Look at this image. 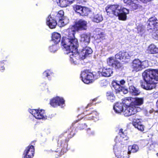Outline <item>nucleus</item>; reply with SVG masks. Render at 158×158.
Returning a JSON list of instances; mask_svg holds the SVG:
<instances>
[{"mask_svg": "<svg viewBox=\"0 0 158 158\" xmlns=\"http://www.w3.org/2000/svg\"><path fill=\"white\" fill-rule=\"evenodd\" d=\"M70 42L64 45L61 44L65 49V53L69 55L70 58V61L72 63L76 64L78 63L80 59L83 60L88 55L91 54L92 52V49L88 47L84 48L79 53L77 52V48L78 46V41L76 47H75L72 43Z\"/></svg>", "mask_w": 158, "mask_h": 158, "instance_id": "f257e3e1", "label": "nucleus"}, {"mask_svg": "<svg viewBox=\"0 0 158 158\" xmlns=\"http://www.w3.org/2000/svg\"><path fill=\"white\" fill-rule=\"evenodd\" d=\"M87 22L84 20L80 19L76 24L67 30L68 37H63L62 40L61 44L64 45L70 42L73 44L75 47L77 45V39L75 38L74 34L76 31L86 30L87 29Z\"/></svg>", "mask_w": 158, "mask_h": 158, "instance_id": "f03ea898", "label": "nucleus"}, {"mask_svg": "<svg viewBox=\"0 0 158 158\" xmlns=\"http://www.w3.org/2000/svg\"><path fill=\"white\" fill-rule=\"evenodd\" d=\"M142 76L146 82L144 88L147 90H151L156 87V82L158 81V70L149 69L145 71Z\"/></svg>", "mask_w": 158, "mask_h": 158, "instance_id": "7ed1b4c3", "label": "nucleus"}, {"mask_svg": "<svg viewBox=\"0 0 158 158\" xmlns=\"http://www.w3.org/2000/svg\"><path fill=\"white\" fill-rule=\"evenodd\" d=\"M105 9L108 15L112 17L113 15L118 16V19L122 20H126V15L129 13L128 9L117 5H108Z\"/></svg>", "mask_w": 158, "mask_h": 158, "instance_id": "20e7f679", "label": "nucleus"}, {"mask_svg": "<svg viewBox=\"0 0 158 158\" xmlns=\"http://www.w3.org/2000/svg\"><path fill=\"white\" fill-rule=\"evenodd\" d=\"M115 58L125 60L124 52H119L115 55V58L114 57H110L107 59V62L109 65L115 69L120 68L121 67L122 64L119 61L116 60Z\"/></svg>", "mask_w": 158, "mask_h": 158, "instance_id": "39448f33", "label": "nucleus"}, {"mask_svg": "<svg viewBox=\"0 0 158 158\" xmlns=\"http://www.w3.org/2000/svg\"><path fill=\"white\" fill-rule=\"evenodd\" d=\"M122 143L116 144L114 147V150L115 156L118 158H124L127 154L126 151V147L124 145L121 146Z\"/></svg>", "mask_w": 158, "mask_h": 158, "instance_id": "423d86ee", "label": "nucleus"}, {"mask_svg": "<svg viewBox=\"0 0 158 158\" xmlns=\"http://www.w3.org/2000/svg\"><path fill=\"white\" fill-rule=\"evenodd\" d=\"M148 61H145L141 62L139 59L134 60L132 62L131 68L132 71L137 72L142 70L143 69L146 67V65Z\"/></svg>", "mask_w": 158, "mask_h": 158, "instance_id": "0eeeda50", "label": "nucleus"}, {"mask_svg": "<svg viewBox=\"0 0 158 158\" xmlns=\"http://www.w3.org/2000/svg\"><path fill=\"white\" fill-rule=\"evenodd\" d=\"M81 77L82 81L86 84H88L93 81L94 77L93 74L86 70L82 72Z\"/></svg>", "mask_w": 158, "mask_h": 158, "instance_id": "6e6552de", "label": "nucleus"}, {"mask_svg": "<svg viewBox=\"0 0 158 158\" xmlns=\"http://www.w3.org/2000/svg\"><path fill=\"white\" fill-rule=\"evenodd\" d=\"M64 11L60 10L56 16V19L58 21V25L60 27L64 26L68 23V20L64 17Z\"/></svg>", "mask_w": 158, "mask_h": 158, "instance_id": "1a4fd4ad", "label": "nucleus"}, {"mask_svg": "<svg viewBox=\"0 0 158 158\" xmlns=\"http://www.w3.org/2000/svg\"><path fill=\"white\" fill-rule=\"evenodd\" d=\"M29 112L36 119H38L46 118L44 110L42 109H32L29 110Z\"/></svg>", "mask_w": 158, "mask_h": 158, "instance_id": "9d476101", "label": "nucleus"}, {"mask_svg": "<svg viewBox=\"0 0 158 158\" xmlns=\"http://www.w3.org/2000/svg\"><path fill=\"white\" fill-rule=\"evenodd\" d=\"M123 111V114L125 116H129L135 114L136 113L138 108L133 104L125 107Z\"/></svg>", "mask_w": 158, "mask_h": 158, "instance_id": "9b49d317", "label": "nucleus"}, {"mask_svg": "<svg viewBox=\"0 0 158 158\" xmlns=\"http://www.w3.org/2000/svg\"><path fill=\"white\" fill-rule=\"evenodd\" d=\"M124 2L128 5L130 8L133 10L141 7L138 0H124Z\"/></svg>", "mask_w": 158, "mask_h": 158, "instance_id": "f8f14e48", "label": "nucleus"}, {"mask_svg": "<svg viewBox=\"0 0 158 158\" xmlns=\"http://www.w3.org/2000/svg\"><path fill=\"white\" fill-rule=\"evenodd\" d=\"M148 30L155 29L158 27V20L155 17L150 18L147 22Z\"/></svg>", "mask_w": 158, "mask_h": 158, "instance_id": "ddd939ff", "label": "nucleus"}, {"mask_svg": "<svg viewBox=\"0 0 158 158\" xmlns=\"http://www.w3.org/2000/svg\"><path fill=\"white\" fill-rule=\"evenodd\" d=\"M34 149L33 146H29L24 151L23 158H32L34 156Z\"/></svg>", "mask_w": 158, "mask_h": 158, "instance_id": "4468645a", "label": "nucleus"}, {"mask_svg": "<svg viewBox=\"0 0 158 158\" xmlns=\"http://www.w3.org/2000/svg\"><path fill=\"white\" fill-rule=\"evenodd\" d=\"M98 113L95 110L91 111L86 115V118L89 120H97L98 117Z\"/></svg>", "mask_w": 158, "mask_h": 158, "instance_id": "2eb2a0df", "label": "nucleus"}, {"mask_svg": "<svg viewBox=\"0 0 158 158\" xmlns=\"http://www.w3.org/2000/svg\"><path fill=\"white\" fill-rule=\"evenodd\" d=\"M47 24L51 29L55 28L57 24L56 21L53 19L50 16H49L47 19Z\"/></svg>", "mask_w": 158, "mask_h": 158, "instance_id": "dca6fc26", "label": "nucleus"}, {"mask_svg": "<svg viewBox=\"0 0 158 158\" xmlns=\"http://www.w3.org/2000/svg\"><path fill=\"white\" fill-rule=\"evenodd\" d=\"M81 41L85 45H88L90 40V35L88 34H83L81 35Z\"/></svg>", "mask_w": 158, "mask_h": 158, "instance_id": "f3484780", "label": "nucleus"}, {"mask_svg": "<svg viewBox=\"0 0 158 158\" xmlns=\"http://www.w3.org/2000/svg\"><path fill=\"white\" fill-rule=\"evenodd\" d=\"M132 124L134 127L137 128L139 130L143 131H144V126L142 124L139 119H134Z\"/></svg>", "mask_w": 158, "mask_h": 158, "instance_id": "a211bd4d", "label": "nucleus"}, {"mask_svg": "<svg viewBox=\"0 0 158 158\" xmlns=\"http://www.w3.org/2000/svg\"><path fill=\"white\" fill-rule=\"evenodd\" d=\"M113 108L115 112L117 113H119L124 110L123 104L120 102L116 103L114 106Z\"/></svg>", "mask_w": 158, "mask_h": 158, "instance_id": "6ab92c4d", "label": "nucleus"}, {"mask_svg": "<svg viewBox=\"0 0 158 158\" xmlns=\"http://www.w3.org/2000/svg\"><path fill=\"white\" fill-rule=\"evenodd\" d=\"M92 19L93 22L99 23L103 20V17L102 15L100 13H94V14Z\"/></svg>", "mask_w": 158, "mask_h": 158, "instance_id": "aec40b11", "label": "nucleus"}, {"mask_svg": "<svg viewBox=\"0 0 158 158\" xmlns=\"http://www.w3.org/2000/svg\"><path fill=\"white\" fill-rule=\"evenodd\" d=\"M128 139L127 136H125L124 137L123 136H121L120 135L117 136L115 139V141L116 143V144L118 143H122L121 146L124 145V143H125V141H127Z\"/></svg>", "mask_w": 158, "mask_h": 158, "instance_id": "412c9836", "label": "nucleus"}, {"mask_svg": "<svg viewBox=\"0 0 158 158\" xmlns=\"http://www.w3.org/2000/svg\"><path fill=\"white\" fill-rule=\"evenodd\" d=\"M112 69L110 68H104L102 70L101 74L102 76L105 77H109L113 74Z\"/></svg>", "mask_w": 158, "mask_h": 158, "instance_id": "4be33fe9", "label": "nucleus"}, {"mask_svg": "<svg viewBox=\"0 0 158 158\" xmlns=\"http://www.w3.org/2000/svg\"><path fill=\"white\" fill-rule=\"evenodd\" d=\"M147 51L150 54L158 53V48H157L154 44H152L148 47Z\"/></svg>", "mask_w": 158, "mask_h": 158, "instance_id": "5701e85b", "label": "nucleus"}, {"mask_svg": "<svg viewBox=\"0 0 158 158\" xmlns=\"http://www.w3.org/2000/svg\"><path fill=\"white\" fill-rule=\"evenodd\" d=\"M60 40V35L57 32H54L52 35V41L55 44L58 43Z\"/></svg>", "mask_w": 158, "mask_h": 158, "instance_id": "b1692460", "label": "nucleus"}, {"mask_svg": "<svg viewBox=\"0 0 158 158\" xmlns=\"http://www.w3.org/2000/svg\"><path fill=\"white\" fill-rule=\"evenodd\" d=\"M132 100L133 102V105L136 106L142 104L143 102V99L142 98H133Z\"/></svg>", "mask_w": 158, "mask_h": 158, "instance_id": "393cba45", "label": "nucleus"}, {"mask_svg": "<svg viewBox=\"0 0 158 158\" xmlns=\"http://www.w3.org/2000/svg\"><path fill=\"white\" fill-rule=\"evenodd\" d=\"M139 150L138 146L136 144H134L132 146H130L128 148V152H127V154H130L131 152L133 153L137 152Z\"/></svg>", "mask_w": 158, "mask_h": 158, "instance_id": "a878e982", "label": "nucleus"}, {"mask_svg": "<svg viewBox=\"0 0 158 158\" xmlns=\"http://www.w3.org/2000/svg\"><path fill=\"white\" fill-rule=\"evenodd\" d=\"M132 99L133 98L131 97H127L124 98L123 100L122 103L123 105L125 104L126 105V107L129 105H131V104L133 105V101H132Z\"/></svg>", "mask_w": 158, "mask_h": 158, "instance_id": "bb28decb", "label": "nucleus"}, {"mask_svg": "<svg viewBox=\"0 0 158 158\" xmlns=\"http://www.w3.org/2000/svg\"><path fill=\"white\" fill-rule=\"evenodd\" d=\"M60 100L59 97L53 98L51 100L50 104L54 107H56L59 106V103L58 102V101Z\"/></svg>", "mask_w": 158, "mask_h": 158, "instance_id": "cd10ccee", "label": "nucleus"}, {"mask_svg": "<svg viewBox=\"0 0 158 158\" xmlns=\"http://www.w3.org/2000/svg\"><path fill=\"white\" fill-rule=\"evenodd\" d=\"M129 90V92L134 95H136L139 93V92L138 89L132 85H130Z\"/></svg>", "mask_w": 158, "mask_h": 158, "instance_id": "c85d7f7f", "label": "nucleus"}, {"mask_svg": "<svg viewBox=\"0 0 158 158\" xmlns=\"http://www.w3.org/2000/svg\"><path fill=\"white\" fill-rule=\"evenodd\" d=\"M145 27L142 24H140L137 26V30L138 33L142 35L145 32Z\"/></svg>", "mask_w": 158, "mask_h": 158, "instance_id": "c756f323", "label": "nucleus"}, {"mask_svg": "<svg viewBox=\"0 0 158 158\" xmlns=\"http://www.w3.org/2000/svg\"><path fill=\"white\" fill-rule=\"evenodd\" d=\"M106 96L107 99L110 102H113L115 100V97L112 92H107L106 93Z\"/></svg>", "mask_w": 158, "mask_h": 158, "instance_id": "7c9ffc66", "label": "nucleus"}, {"mask_svg": "<svg viewBox=\"0 0 158 158\" xmlns=\"http://www.w3.org/2000/svg\"><path fill=\"white\" fill-rule=\"evenodd\" d=\"M112 85L113 87L115 89L117 92H121L122 87L120 86L119 84L117 83L116 82H112Z\"/></svg>", "mask_w": 158, "mask_h": 158, "instance_id": "2f4dec72", "label": "nucleus"}, {"mask_svg": "<svg viewBox=\"0 0 158 158\" xmlns=\"http://www.w3.org/2000/svg\"><path fill=\"white\" fill-rule=\"evenodd\" d=\"M89 9L85 7H82L81 13L80 15H82L86 16L88 15L90 12Z\"/></svg>", "mask_w": 158, "mask_h": 158, "instance_id": "473e14b6", "label": "nucleus"}, {"mask_svg": "<svg viewBox=\"0 0 158 158\" xmlns=\"http://www.w3.org/2000/svg\"><path fill=\"white\" fill-rule=\"evenodd\" d=\"M58 4L61 7H66L68 6L66 0H59Z\"/></svg>", "mask_w": 158, "mask_h": 158, "instance_id": "72a5a7b5", "label": "nucleus"}, {"mask_svg": "<svg viewBox=\"0 0 158 158\" xmlns=\"http://www.w3.org/2000/svg\"><path fill=\"white\" fill-rule=\"evenodd\" d=\"M82 6L77 5H75L73 6V9L77 13L81 14V13L82 9Z\"/></svg>", "mask_w": 158, "mask_h": 158, "instance_id": "f704fd0d", "label": "nucleus"}, {"mask_svg": "<svg viewBox=\"0 0 158 158\" xmlns=\"http://www.w3.org/2000/svg\"><path fill=\"white\" fill-rule=\"evenodd\" d=\"M135 55L132 52H124V57L125 60L126 59H129L130 57Z\"/></svg>", "mask_w": 158, "mask_h": 158, "instance_id": "c9c22d12", "label": "nucleus"}, {"mask_svg": "<svg viewBox=\"0 0 158 158\" xmlns=\"http://www.w3.org/2000/svg\"><path fill=\"white\" fill-rule=\"evenodd\" d=\"M49 49L51 52H55L57 50L58 47L57 45H54L50 46Z\"/></svg>", "mask_w": 158, "mask_h": 158, "instance_id": "e433bc0d", "label": "nucleus"}, {"mask_svg": "<svg viewBox=\"0 0 158 158\" xmlns=\"http://www.w3.org/2000/svg\"><path fill=\"white\" fill-rule=\"evenodd\" d=\"M59 99L60 100L58 101L59 103V106H61L62 107H63L64 104V101L62 98L59 97Z\"/></svg>", "mask_w": 158, "mask_h": 158, "instance_id": "4c0bfd02", "label": "nucleus"}, {"mask_svg": "<svg viewBox=\"0 0 158 158\" xmlns=\"http://www.w3.org/2000/svg\"><path fill=\"white\" fill-rule=\"evenodd\" d=\"M127 80L128 84L130 85H132V84L134 81V78L132 77H127Z\"/></svg>", "mask_w": 158, "mask_h": 158, "instance_id": "58836bf2", "label": "nucleus"}, {"mask_svg": "<svg viewBox=\"0 0 158 158\" xmlns=\"http://www.w3.org/2000/svg\"><path fill=\"white\" fill-rule=\"evenodd\" d=\"M152 37L154 39L158 40V29L156 30L155 32L153 33Z\"/></svg>", "mask_w": 158, "mask_h": 158, "instance_id": "ea45409f", "label": "nucleus"}, {"mask_svg": "<svg viewBox=\"0 0 158 158\" xmlns=\"http://www.w3.org/2000/svg\"><path fill=\"white\" fill-rule=\"evenodd\" d=\"M119 135L121 136H123L124 137L125 136H127L126 134V133L125 132L123 131V129H120L119 131Z\"/></svg>", "mask_w": 158, "mask_h": 158, "instance_id": "a19ab883", "label": "nucleus"}, {"mask_svg": "<svg viewBox=\"0 0 158 158\" xmlns=\"http://www.w3.org/2000/svg\"><path fill=\"white\" fill-rule=\"evenodd\" d=\"M51 73V71L48 70H46L43 73V75L44 76L48 77L50 75V74Z\"/></svg>", "mask_w": 158, "mask_h": 158, "instance_id": "79ce46f5", "label": "nucleus"}, {"mask_svg": "<svg viewBox=\"0 0 158 158\" xmlns=\"http://www.w3.org/2000/svg\"><path fill=\"white\" fill-rule=\"evenodd\" d=\"M4 69V63L2 61H0V70L3 72Z\"/></svg>", "mask_w": 158, "mask_h": 158, "instance_id": "37998d69", "label": "nucleus"}, {"mask_svg": "<svg viewBox=\"0 0 158 158\" xmlns=\"http://www.w3.org/2000/svg\"><path fill=\"white\" fill-rule=\"evenodd\" d=\"M121 92H122L124 94H126L128 92V90L127 89L124 88V87H122Z\"/></svg>", "mask_w": 158, "mask_h": 158, "instance_id": "c03bdc74", "label": "nucleus"}, {"mask_svg": "<svg viewBox=\"0 0 158 158\" xmlns=\"http://www.w3.org/2000/svg\"><path fill=\"white\" fill-rule=\"evenodd\" d=\"M74 0H66L68 6L73 3L74 2Z\"/></svg>", "mask_w": 158, "mask_h": 158, "instance_id": "a18cd8bd", "label": "nucleus"}, {"mask_svg": "<svg viewBox=\"0 0 158 158\" xmlns=\"http://www.w3.org/2000/svg\"><path fill=\"white\" fill-rule=\"evenodd\" d=\"M141 2L144 3H147L148 2H149L152 0H140Z\"/></svg>", "mask_w": 158, "mask_h": 158, "instance_id": "49530a36", "label": "nucleus"}, {"mask_svg": "<svg viewBox=\"0 0 158 158\" xmlns=\"http://www.w3.org/2000/svg\"><path fill=\"white\" fill-rule=\"evenodd\" d=\"M120 83L121 85H123L125 83V81L124 80H122L120 81Z\"/></svg>", "mask_w": 158, "mask_h": 158, "instance_id": "de8ad7c7", "label": "nucleus"}, {"mask_svg": "<svg viewBox=\"0 0 158 158\" xmlns=\"http://www.w3.org/2000/svg\"><path fill=\"white\" fill-rule=\"evenodd\" d=\"M88 130H90V129H88V130H87V132L89 134H92V135H93L94 134V131H92V132H91V133H89V132L88 131Z\"/></svg>", "mask_w": 158, "mask_h": 158, "instance_id": "09e8293b", "label": "nucleus"}, {"mask_svg": "<svg viewBox=\"0 0 158 158\" xmlns=\"http://www.w3.org/2000/svg\"><path fill=\"white\" fill-rule=\"evenodd\" d=\"M90 105H91V104H89L87 105V107H86V108H87V107H88V106H90Z\"/></svg>", "mask_w": 158, "mask_h": 158, "instance_id": "8fccbe9b", "label": "nucleus"}, {"mask_svg": "<svg viewBox=\"0 0 158 158\" xmlns=\"http://www.w3.org/2000/svg\"><path fill=\"white\" fill-rule=\"evenodd\" d=\"M156 105L158 107V101L156 102Z\"/></svg>", "mask_w": 158, "mask_h": 158, "instance_id": "3c124183", "label": "nucleus"}, {"mask_svg": "<svg viewBox=\"0 0 158 158\" xmlns=\"http://www.w3.org/2000/svg\"><path fill=\"white\" fill-rule=\"evenodd\" d=\"M125 158H129L127 156H126V157H125Z\"/></svg>", "mask_w": 158, "mask_h": 158, "instance_id": "603ef678", "label": "nucleus"}, {"mask_svg": "<svg viewBox=\"0 0 158 158\" xmlns=\"http://www.w3.org/2000/svg\"><path fill=\"white\" fill-rule=\"evenodd\" d=\"M77 121H77H77H76V122H77Z\"/></svg>", "mask_w": 158, "mask_h": 158, "instance_id": "864d4df0", "label": "nucleus"}, {"mask_svg": "<svg viewBox=\"0 0 158 158\" xmlns=\"http://www.w3.org/2000/svg\"><path fill=\"white\" fill-rule=\"evenodd\" d=\"M157 156H158V154H157Z\"/></svg>", "mask_w": 158, "mask_h": 158, "instance_id": "5fc2aeb1", "label": "nucleus"}]
</instances>
